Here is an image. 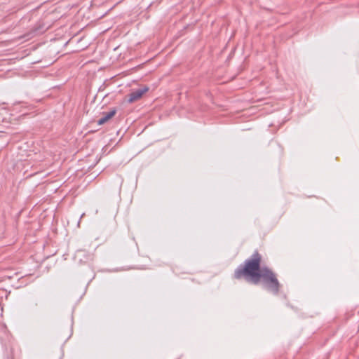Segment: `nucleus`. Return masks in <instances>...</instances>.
<instances>
[{
	"mask_svg": "<svg viewBox=\"0 0 359 359\" xmlns=\"http://www.w3.org/2000/svg\"><path fill=\"white\" fill-rule=\"evenodd\" d=\"M262 256L255 250L234 270L232 278L244 279L253 285L262 283L263 287L274 295H278L281 288L277 274L268 266H262Z\"/></svg>",
	"mask_w": 359,
	"mask_h": 359,
	"instance_id": "f257e3e1",
	"label": "nucleus"
},
{
	"mask_svg": "<svg viewBox=\"0 0 359 359\" xmlns=\"http://www.w3.org/2000/svg\"><path fill=\"white\" fill-rule=\"evenodd\" d=\"M149 90V87L144 86L143 88H138L133 92H131L128 96V102L132 103L134 102L142 97V96Z\"/></svg>",
	"mask_w": 359,
	"mask_h": 359,
	"instance_id": "f03ea898",
	"label": "nucleus"
},
{
	"mask_svg": "<svg viewBox=\"0 0 359 359\" xmlns=\"http://www.w3.org/2000/svg\"><path fill=\"white\" fill-rule=\"evenodd\" d=\"M269 152L277 157L283 154V147L277 141H271L269 144Z\"/></svg>",
	"mask_w": 359,
	"mask_h": 359,
	"instance_id": "7ed1b4c3",
	"label": "nucleus"
},
{
	"mask_svg": "<svg viewBox=\"0 0 359 359\" xmlns=\"http://www.w3.org/2000/svg\"><path fill=\"white\" fill-rule=\"evenodd\" d=\"M116 113V109H113L109 112H103V116L97 121L98 125H102L111 118Z\"/></svg>",
	"mask_w": 359,
	"mask_h": 359,
	"instance_id": "20e7f679",
	"label": "nucleus"
},
{
	"mask_svg": "<svg viewBox=\"0 0 359 359\" xmlns=\"http://www.w3.org/2000/svg\"><path fill=\"white\" fill-rule=\"evenodd\" d=\"M43 27H41L40 25H36L32 31V34L33 35L39 34L40 33H42L43 32Z\"/></svg>",
	"mask_w": 359,
	"mask_h": 359,
	"instance_id": "39448f33",
	"label": "nucleus"
}]
</instances>
